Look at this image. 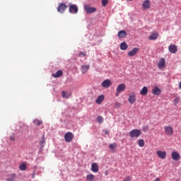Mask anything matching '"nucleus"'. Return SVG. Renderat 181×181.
I'll return each mask as SVG.
<instances>
[{"label":"nucleus","instance_id":"1","mask_svg":"<svg viewBox=\"0 0 181 181\" xmlns=\"http://www.w3.org/2000/svg\"><path fill=\"white\" fill-rule=\"evenodd\" d=\"M141 134H142V132H141V130L136 129H132L129 132L130 138H139V136H141Z\"/></svg>","mask_w":181,"mask_h":181},{"label":"nucleus","instance_id":"2","mask_svg":"<svg viewBox=\"0 0 181 181\" xmlns=\"http://www.w3.org/2000/svg\"><path fill=\"white\" fill-rule=\"evenodd\" d=\"M84 11H86L88 15L97 12V8L95 7H90L89 6H84Z\"/></svg>","mask_w":181,"mask_h":181},{"label":"nucleus","instance_id":"3","mask_svg":"<svg viewBox=\"0 0 181 181\" xmlns=\"http://www.w3.org/2000/svg\"><path fill=\"white\" fill-rule=\"evenodd\" d=\"M73 138H74V135H73V133L70 132H66L64 135L66 142H71L73 141Z\"/></svg>","mask_w":181,"mask_h":181},{"label":"nucleus","instance_id":"4","mask_svg":"<svg viewBox=\"0 0 181 181\" xmlns=\"http://www.w3.org/2000/svg\"><path fill=\"white\" fill-rule=\"evenodd\" d=\"M101 86L103 88H108L112 86V82L110 79H106L102 82Z\"/></svg>","mask_w":181,"mask_h":181},{"label":"nucleus","instance_id":"5","mask_svg":"<svg viewBox=\"0 0 181 181\" xmlns=\"http://www.w3.org/2000/svg\"><path fill=\"white\" fill-rule=\"evenodd\" d=\"M164 131L168 136L173 135V127L170 126H165L164 127Z\"/></svg>","mask_w":181,"mask_h":181},{"label":"nucleus","instance_id":"6","mask_svg":"<svg viewBox=\"0 0 181 181\" xmlns=\"http://www.w3.org/2000/svg\"><path fill=\"white\" fill-rule=\"evenodd\" d=\"M70 13H77L78 12V7L76 4H71L69 6Z\"/></svg>","mask_w":181,"mask_h":181},{"label":"nucleus","instance_id":"7","mask_svg":"<svg viewBox=\"0 0 181 181\" xmlns=\"http://www.w3.org/2000/svg\"><path fill=\"white\" fill-rule=\"evenodd\" d=\"M171 158L173 160L175 161L180 160V154L176 151H173L171 153Z\"/></svg>","mask_w":181,"mask_h":181},{"label":"nucleus","instance_id":"8","mask_svg":"<svg viewBox=\"0 0 181 181\" xmlns=\"http://www.w3.org/2000/svg\"><path fill=\"white\" fill-rule=\"evenodd\" d=\"M66 9H67V6H66L65 4L61 3L57 8V11L58 12H60V13H63Z\"/></svg>","mask_w":181,"mask_h":181},{"label":"nucleus","instance_id":"9","mask_svg":"<svg viewBox=\"0 0 181 181\" xmlns=\"http://www.w3.org/2000/svg\"><path fill=\"white\" fill-rule=\"evenodd\" d=\"M139 52V48H133L132 50L129 51L128 52V56H129L130 57H132L135 55H136V54Z\"/></svg>","mask_w":181,"mask_h":181},{"label":"nucleus","instance_id":"10","mask_svg":"<svg viewBox=\"0 0 181 181\" xmlns=\"http://www.w3.org/2000/svg\"><path fill=\"white\" fill-rule=\"evenodd\" d=\"M125 88H127V86L124 83H120L117 88V93H122V91H125Z\"/></svg>","mask_w":181,"mask_h":181},{"label":"nucleus","instance_id":"11","mask_svg":"<svg viewBox=\"0 0 181 181\" xmlns=\"http://www.w3.org/2000/svg\"><path fill=\"white\" fill-rule=\"evenodd\" d=\"M170 53H173L175 54V53L177 52V47L175 45H170L168 47Z\"/></svg>","mask_w":181,"mask_h":181},{"label":"nucleus","instance_id":"12","mask_svg":"<svg viewBox=\"0 0 181 181\" xmlns=\"http://www.w3.org/2000/svg\"><path fill=\"white\" fill-rule=\"evenodd\" d=\"M128 101L129 104H134L136 102V95L135 94L129 95Z\"/></svg>","mask_w":181,"mask_h":181},{"label":"nucleus","instance_id":"13","mask_svg":"<svg viewBox=\"0 0 181 181\" xmlns=\"http://www.w3.org/2000/svg\"><path fill=\"white\" fill-rule=\"evenodd\" d=\"M156 153L160 159H165V158H166V151L159 150L156 151Z\"/></svg>","mask_w":181,"mask_h":181},{"label":"nucleus","instance_id":"14","mask_svg":"<svg viewBox=\"0 0 181 181\" xmlns=\"http://www.w3.org/2000/svg\"><path fill=\"white\" fill-rule=\"evenodd\" d=\"M142 6L144 10L149 9L151 8V1L149 0L144 1Z\"/></svg>","mask_w":181,"mask_h":181},{"label":"nucleus","instance_id":"15","mask_svg":"<svg viewBox=\"0 0 181 181\" xmlns=\"http://www.w3.org/2000/svg\"><path fill=\"white\" fill-rule=\"evenodd\" d=\"M165 66H166V62L163 58H161L158 64V69H162Z\"/></svg>","mask_w":181,"mask_h":181},{"label":"nucleus","instance_id":"16","mask_svg":"<svg viewBox=\"0 0 181 181\" xmlns=\"http://www.w3.org/2000/svg\"><path fill=\"white\" fill-rule=\"evenodd\" d=\"M162 93V90L160 88H159L158 86H156L153 90H152V93L154 95H159Z\"/></svg>","mask_w":181,"mask_h":181},{"label":"nucleus","instance_id":"17","mask_svg":"<svg viewBox=\"0 0 181 181\" xmlns=\"http://www.w3.org/2000/svg\"><path fill=\"white\" fill-rule=\"evenodd\" d=\"M127 31L122 30L119 31L117 36H118V37L124 39V37H127Z\"/></svg>","mask_w":181,"mask_h":181},{"label":"nucleus","instance_id":"18","mask_svg":"<svg viewBox=\"0 0 181 181\" xmlns=\"http://www.w3.org/2000/svg\"><path fill=\"white\" fill-rule=\"evenodd\" d=\"M91 170H92V172H94L95 173H97V172H98V170H99L98 164H97L96 163H92Z\"/></svg>","mask_w":181,"mask_h":181},{"label":"nucleus","instance_id":"19","mask_svg":"<svg viewBox=\"0 0 181 181\" xmlns=\"http://www.w3.org/2000/svg\"><path fill=\"white\" fill-rule=\"evenodd\" d=\"M52 76L54 78H57L59 77H62V76H63V71L59 70L55 74H52Z\"/></svg>","mask_w":181,"mask_h":181},{"label":"nucleus","instance_id":"20","mask_svg":"<svg viewBox=\"0 0 181 181\" xmlns=\"http://www.w3.org/2000/svg\"><path fill=\"white\" fill-rule=\"evenodd\" d=\"M159 37V34L158 33H152L149 37V40H156L158 37Z\"/></svg>","mask_w":181,"mask_h":181},{"label":"nucleus","instance_id":"21","mask_svg":"<svg viewBox=\"0 0 181 181\" xmlns=\"http://www.w3.org/2000/svg\"><path fill=\"white\" fill-rule=\"evenodd\" d=\"M90 69V65H82L81 66V72L83 74H86L88 69Z\"/></svg>","mask_w":181,"mask_h":181},{"label":"nucleus","instance_id":"22","mask_svg":"<svg viewBox=\"0 0 181 181\" xmlns=\"http://www.w3.org/2000/svg\"><path fill=\"white\" fill-rule=\"evenodd\" d=\"M71 95V93H67L65 90L62 92V98H70Z\"/></svg>","mask_w":181,"mask_h":181},{"label":"nucleus","instance_id":"23","mask_svg":"<svg viewBox=\"0 0 181 181\" xmlns=\"http://www.w3.org/2000/svg\"><path fill=\"white\" fill-rule=\"evenodd\" d=\"M104 101V95H100L95 100L96 104H101Z\"/></svg>","mask_w":181,"mask_h":181},{"label":"nucleus","instance_id":"24","mask_svg":"<svg viewBox=\"0 0 181 181\" xmlns=\"http://www.w3.org/2000/svg\"><path fill=\"white\" fill-rule=\"evenodd\" d=\"M141 95H146L148 94V87L144 86L140 91Z\"/></svg>","mask_w":181,"mask_h":181},{"label":"nucleus","instance_id":"25","mask_svg":"<svg viewBox=\"0 0 181 181\" xmlns=\"http://www.w3.org/2000/svg\"><path fill=\"white\" fill-rule=\"evenodd\" d=\"M127 49H128V45L127 44V42H123L120 44V49L121 50H127Z\"/></svg>","mask_w":181,"mask_h":181},{"label":"nucleus","instance_id":"26","mask_svg":"<svg viewBox=\"0 0 181 181\" xmlns=\"http://www.w3.org/2000/svg\"><path fill=\"white\" fill-rule=\"evenodd\" d=\"M94 177H95V176H94V175L89 174L86 176V180L87 181H93V180H94Z\"/></svg>","mask_w":181,"mask_h":181},{"label":"nucleus","instance_id":"27","mask_svg":"<svg viewBox=\"0 0 181 181\" xmlns=\"http://www.w3.org/2000/svg\"><path fill=\"white\" fill-rule=\"evenodd\" d=\"M45 144H46V140L45 139V135H43L42 139L40 141V145L41 148H43V146H45Z\"/></svg>","mask_w":181,"mask_h":181},{"label":"nucleus","instance_id":"28","mask_svg":"<svg viewBox=\"0 0 181 181\" xmlns=\"http://www.w3.org/2000/svg\"><path fill=\"white\" fill-rule=\"evenodd\" d=\"M33 124H35V125H37V127L42 125V124H43V122H42L41 120L39 119H35L33 120Z\"/></svg>","mask_w":181,"mask_h":181},{"label":"nucleus","instance_id":"29","mask_svg":"<svg viewBox=\"0 0 181 181\" xmlns=\"http://www.w3.org/2000/svg\"><path fill=\"white\" fill-rule=\"evenodd\" d=\"M138 145H139L141 148H144V146H145V141H144V139H139V140Z\"/></svg>","mask_w":181,"mask_h":181},{"label":"nucleus","instance_id":"30","mask_svg":"<svg viewBox=\"0 0 181 181\" xmlns=\"http://www.w3.org/2000/svg\"><path fill=\"white\" fill-rule=\"evenodd\" d=\"M117 143L110 144L109 145V148H110V151H114V149H115V148H117Z\"/></svg>","mask_w":181,"mask_h":181},{"label":"nucleus","instance_id":"31","mask_svg":"<svg viewBox=\"0 0 181 181\" xmlns=\"http://www.w3.org/2000/svg\"><path fill=\"white\" fill-rule=\"evenodd\" d=\"M97 121L99 124H103L104 122V118H103V116H98Z\"/></svg>","mask_w":181,"mask_h":181},{"label":"nucleus","instance_id":"32","mask_svg":"<svg viewBox=\"0 0 181 181\" xmlns=\"http://www.w3.org/2000/svg\"><path fill=\"white\" fill-rule=\"evenodd\" d=\"M20 170H26V164L23 163L19 166Z\"/></svg>","mask_w":181,"mask_h":181},{"label":"nucleus","instance_id":"33","mask_svg":"<svg viewBox=\"0 0 181 181\" xmlns=\"http://www.w3.org/2000/svg\"><path fill=\"white\" fill-rule=\"evenodd\" d=\"M15 177H16V175L15 174H12L10 178H7V181H14Z\"/></svg>","mask_w":181,"mask_h":181},{"label":"nucleus","instance_id":"34","mask_svg":"<svg viewBox=\"0 0 181 181\" xmlns=\"http://www.w3.org/2000/svg\"><path fill=\"white\" fill-rule=\"evenodd\" d=\"M107 4H108V0H102L103 6H107Z\"/></svg>","mask_w":181,"mask_h":181},{"label":"nucleus","instance_id":"35","mask_svg":"<svg viewBox=\"0 0 181 181\" xmlns=\"http://www.w3.org/2000/svg\"><path fill=\"white\" fill-rule=\"evenodd\" d=\"M78 56L80 57H84L86 56V52H79Z\"/></svg>","mask_w":181,"mask_h":181},{"label":"nucleus","instance_id":"36","mask_svg":"<svg viewBox=\"0 0 181 181\" xmlns=\"http://www.w3.org/2000/svg\"><path fill=\"white\" fill-rule=\"evenodd\" d=\"M180 100V98H175V99H174V104H175V105L178 104Z\"/></svg>","mask_w":181,"mask_h":181},{"label":"nucleus","instance_id":"37","mask_svg":"<svg viewBox=\"0 0 181 181\" xmlns=\"http://www.w3.org/2000/svg\"><path fill=\"white\" fill-rule=\"evenodd\" d=\"M132 177H129V176H127V177H126L125 178H124V181H131L132 180Z\"/></svg>","mask_w":181,"mask_h":181},{"label":"nucleus","instance_id":"38","mask_svg":"<svg viewBox=\"0 0 181 181\" xmlns=\"http://www.w3.org/2000/svg\"><path fill=\"white\" fill-rule=\"evenodd\" d=\"M148 126H146V127H143V131H144V132H148Z\"/></svg>","mask_w":181,"mask_h":181},{"label":"nucleus","instance_id":"39","mask_svg":"<svg viewBox=\"0 0 181 181\" xmlns=\"http://www.w3.org/2000/svg\"><path fill=\"white\" fill-rule=\"evenodd\" d=\"M115 105L116 108H119V107L121 106V104L119 103H116L115 104Z\"/></svg>","mask_w":181,"mask_h":181},{"label":"nucleus","instance_id":"40","mask_svg":"<svg viewBox=\"0 0 181 181\" xmlns=\"http://www.w3.org/2000/svg\"><path fill=\"white\" fill-rule=\"evenodd\" d=\"M10 139H11V141H14V140H15V138H14L13 136H10Z\"/></svg>","mask_w":181,"mask_h":181},{"label":"nucleus","instance_id":"41","mask_svg":"<svg viewBox=\"0 0 181 181\" xmlns=\"http://www.w3.org/2000/svg\"><path fill=\"white\" fill-rule=\"evenodd\" d=\"M153 181H160V180L159 179V177H157Z\"/></svg>","mask_w":181,"mask_h":181},{"label":"nucleus","instance_id":"42","mask_svg":"<svg viewBox=\"0 0 181 181\" xmlns=\"http://www.w3.org/2000/svg\"><path fill=\"white\" fill-rule=\"evenodd\" d=\"M179 88H180V90H181V81L179 83Z\"/></svg>","mask_w":181,"mask_h":181},{"label":"nucleus","instance_id":"43","mask_svg":"<svg viewBox=\"0 0 181 181\" xmlns=\"http://www.w3.org/2000/svg\"><path fill=\"white\" fill-rule=\"evenodd\" d=\"M119 93H118V92L117 91V93H116V97H118V95H119Z\"/></svg>","mask_w":181,"mask_h":181},{"label":"nucleus","instance_id":"44","mask_svg":"<svg viewBox=\"0 0 181 181\" xmlns=\"http://www.w3.org/2000/svg\"><path fill=\"white\" fill-rule=\"evenodd\" d=\"M105 134H108V132H105Z\"/></svg>","mask_w":181,"mask_h":181},{"label":"nucleus","instance_id":"45","mask_svg":"<svg viewBox=\"0 0 181 181\" xmlns=\"http://www.w3.org/2000/svg\"><path fill=\"white\" fill-rule=\"evenodd\" d=\"M127 1H132V0H127Z\"/></svg>","mask_w":181,"mask_h":181}]
</instances>
